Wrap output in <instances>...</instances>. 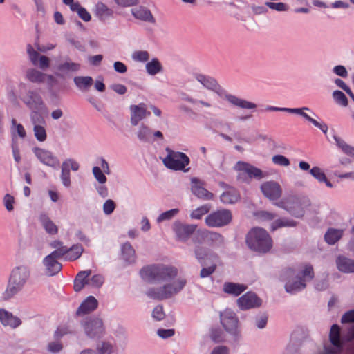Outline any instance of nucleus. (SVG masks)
<instances>
[{
    "instance_id": "14",
    "label": "nucleus",
    "mask_w": 354,
    "mask_h": 354,
    "mask_svg": "<svg viewBox=\"0 0 354 354\" xmlns=\"http://www.w3.org/2000/svg\"><path fill=\"white\" fill-rule=\"evenodd\" d=\"M196 227V225L183 224L179 222H176L174 225L173 230L179 240L186 241L194 234Z\"/></svg>"
},
{
    "instance_id": "30",
    "label": "nucleus",
    "mask_w": 354,
    "mask_h": 354,
    "mask_svg": "<svg viewBox=\"0 0 354 354\" xmlns=\"http://www.w3.org/2000/svg\"><path fill=\"white\" fill-rule=\"evenodd\" d=\"M95 14L100 19L104 20L113 15V10L106 4L99 2L95 6Z\"/></svg>"
},
{
    "instance_id": "53",
    "label": "nucleus",
    "mask_w": 354,
    "mask_h": 354,
    "mask_svg": "<svg viewBox=\"0 0 354 354\" xmlns=\"http://www.w3.org/2000/svg\"><path fill=\"white\" fill-rule=\"evenodd\" d=\"M272 162L275 165L287 167L290 165V160L283 155H275L272 158Z\"/></svg>"
},
{
    "instance_id": "63",
    "label": "nucleus",
    "mask_w": 354,
    "mask_h": 354,
    "mask_svg": "<svg viewBox=\"0 0 354 354\" xmlns=\"http://www.w3.org/2000/svg\"><path fill=\"white\" fill-rule=\"evenodd\" d=\"M343 324L354 322V310H351L345 313L341 319Z\"/></svg>"
},
{
    "instance_id": "32",
    "label": "nucleus",
    "mask_w": 354,
    "mask_h": 354,
    "mask_svg": "<svg viewBox=\"0 0 354 354\" xmlns=\"http://www.w3.org/2000/svg\"><path fill=\"white\" fill-rule=\"evenodd\" d=\"M122 257L124 260L129 263H133L136 261V252L129 243H125L122 246Z\"/></svg>"
},
{
    "instance_id": "21",
    "label": "nucleus",
    "mask_w": 354,
    "mask_h": 354,
    "mask_svg": "<svg viewBox=\"0 0 354 354\" xmlns=\"http://www.w3.org/2000/svg\"><path fill=\"white\" fill-rule=\"evenodd\" d=\"M329 339L332 345L335 346L338 351L343 348L344 341L341 338L340 328L338 325L333 324L331 326L329 333Z\"/></svg>"
},
{
    "instance_id": "58",
    "label": "nucleus",
    "mask_w": 354,
    "mask_h": 354,
    "mask_svg": "<svg viewBox=\"0 0 354 354\" xmlns=\"http://www.w3.org/2000/svg\"><path fill=\"white\" fill-rule=\"evenodd\" d=\"M93 173L95 176V178L97 179V180L100 183H104L106 181V177L103 174L102 170L98 167H94L93 168Z\"/></svg>"
},
{
    "instance_id": "18",
    "label": "nucleus",
    "mask_w": 354,
    "mask_h": 354,
    "mask_svg": "<svg viewBox=\"0 0 354 354\" xmlns=\"http://www.w3.org/2000/svg\"><path fill=\"white\" fill-rule=\"evenodd\" d=\"M192 182V192L198 198L203 200H213L214 194L207 190L202 186L201 180L196 178H193Z\"/></svg>"
},
{
    "instance_id": "28",
    "label": "nucleus",
    "mask_w": 354,
    "mask_h": 354,
    "mask_svg": "<svg viewBox=\"0 0 354 354\" xmlns=\"http://www.w3.org/2000/svg\"><path fill=\"white\" fill-rule=\"evenodd\" d=\"M337 266L338 269L344 272H354V260L339 257L337 259Z\"/></svg>"
},
{
    "instance_id": "1",
    "label": "nucleus",
    "mask_w": 354,
    "mask_h": 354,
    "mask_svg": "<svg viewBox=\"0 0 354 354\" xmlns=\"http://www.w3.org/2000/svg\"><path fill=\"white\" fill-rule=\"evenodd\" d=\"M140 274L148 282H163L173 280L178 274V270L172 266L154 264L142 268Z\"/></svg>"
},
{
    "instance_id": "17",
    "label": "nucleus",
    "mask_w": 354,
    "mask_h": 354,
    "mask_svg": "<svg viewBox=\"0 0 354 354\" xmlns=\"http://www.w3.org/2000/svg\"><path fill=\"white\" fill-rule=\"evenodd\" d=\"M26 78L33 83H44L46 80L49 84L55 82V77L51 75H46L37 69L30 68L26 71Z\"/></svg>"
},
{
    "instance_id": "5",
    "label": "nucleus",
    "mask_w": 354,
    "mask_h": 354,
    "mask_svg": "<svg viewBox=\"0 0 354 354\" xmlns=\"http://www.w3.org/2000/svg\"><path fill=\"white\" fill-rule=\"evenodd\" d=\"M234 169L239 172L238 180L242 182L249 183L253 178L260 180L265 177L263 172L260 169L242 161H239Z\"/></svg>"
},
{
    "instance_id": "2",
    "label": "nucleus",
    "mask_w": 354,
    "mask_h": 354,
    "mask_svg": "<svg viewBox=\"0 0 354 354\" xmlns=\"http://www.w3.org/2000/svg\"><path fill=\"white\" fill-rule=\"evenodd\" d=\"M30 270L27 266L15 267L11 272L8 284L3 293V297L9 299L20 292L28 281Z\"/></svg>"
},
{
    "instance_id": "29",
    "label": "nucleus",
    "mask_w": 354,
    "mask_h": 354,
    "mask_svg": "<svg viewBox=\"0 0 354 354\" xmlns=\"http://www.w3.org/2000/svg\"><path fill=\"white\" fill-rule=\"evenodd\" d=\"M39 220L46 232L50 234H56L58 232L57 226L50 219L46 214H41Z\"/></svg>"
},
{
    "instance_id": "35",
    "label": "nucleus",
    "mask_w": 354,
    "mask_h": 354,
    "mask_svg": "<svg viewBox=\"0 0 354 354\" xmlns=\"http://www.w3.org/2000/svg\"><path fill=\"white\" fill-rule=\"evenodd\" d=\"M93 82V80L89 76H77L74 78V83L81 90L88 88Z\"/></svg>"
},
{
    "instance_id": "61",
    "label": "nucleus",
    "mask_w": 354,
    "mask_h": 354,
    "mask_svg": "<svg viewBox=\"0 0 354 354\" xmlns=\"http://www.w3.org/2000/svg\"><path fill=\"white\" fill-rule=\"evenodd\" d=\"M115 207V203L112 200L109 199L104 203L103 210L106 214H110L114 211Z\"/></svg>"
},
{
    "instance_id": "47",
    "label": "nucleus",
    "mask_w": 354,
    "mask_h": 354,
    "mask_svg": "<svg viewBox=\"0 0 354 354\" xmlns=\"http://www.w3.org/2000/svg\"><path fill=\"white\" fill-rule=\"evenodd\" d=\"M104 282V278L100 274L93 275L91 278H88L87 286L93 288L100 287Z\"/></svg>"
},
{
    "instance_id": "43",
    "label": "nucleus",
    "mask_w": 354,
    "mask_h": 354,
    "mask_svg": "<svg viewBox=\"0 0 354 354\" xmlns=\"http://www.w3.org/2000/svg\"><path fill=\"white\" fill-rule=\"evenodd\" d=\"M198 245H196L194 248V254L195 257L199 261L201 264L203 266V261L207 256V250L205 247L201 245V243H198Z\"/></svg>"
},
{
    "instance_id": "48",
    "label": "nucleus",
    "mask_w": 354,
    "mask_h": 354,
    "mask_svg": "<svg viewBox=\"0 0 354 354\" xmlns=\"http://www.w3.org/2000/svg\"><path fill=\"white\" fill-rule=\"evenodd\" d=\"M302 279H304L305 282L310 281L314 277L313 268L310 264H306L304 267V270L301 271Z\"/></svg>"
},
{
    "instance_id": "19",
    "label": "nucleus",
    "mask_w": 354,
    "mask_h": 354,
    "mask_svg": "<svg viewBox=\"0 0 354 354\" xmlns=\"http://www.w3.org/2000/svg\"><path fill=\"white\" fill-rule=\"evenodd\" d=\"M97 300L93 296L88 297L80 306L77 310V315L88 314L97 308Z\"/></svg>"
},
{
    "instance_id": "52",
    "label": "nucleus",
    "mask_w": 354,
    "mask_h": 354,
    "mask_svg": "<svg viewBox=\"0 0 354 354\" xmlns=\"http://www.w3.org/2000/svg\"><path fill=\"white\" fill-rule=\"evenodd\" d=\"M151 133V131L148 127L142 124L138 132V138L140 140L147 141Z\"/></svg>"
},
{
    "instance_id": "4",
    "label": "nucleus",
    "mask_w": 354,
    "mask_h": 354,
    "mask_svg": "<svg viewBox=\"0 0 354 354\" xmlns=\"http://www.w3.org/2000/svg\"><path fill=\"white\" fill-rule=\"evenodd\" d=\"M186 283L185 279H178L166 283L160 288H151L147 292V295L155 300H164L171 297L180 292Z\"/></svg>"
},
{
    "instance_id": "3",
    "label": "nucleus",
    "mask_w": 354,
    "mask_h": 354,
    "mask_svg": "<svg viewBox=\"0 0 354 354\" xmlns=\"http://www.w3.org/2000/svg\"><path fill=\"white\" fill-rule=\"evenodd\" d=\"M246 244L252 250L266 253L272 247V240L267 231L261 227L251 229L246 235Z\"/></svg>"
},
{
    "instance_id": "64",
    "label": "nucleus",
    "mask_w": 354,
    "mask_h": 354,
    "mask_svg": "<svg viewBox=\"0 0 354 354\" xmlns=\"http://www.w3.org/2000/svg\"><path fill=\"white\" fill-rule=\"evenodd\" d=\"M3 201L6 209L9 212L12 211L13 209L14 198L11 195L7 194L4 196Z\"/></svg>"
},
{
    "instance_id": "27",
    "label": "nucleus",
    "mask_w": 354,
    "mask_h": 354,
    "mask_svg": "<svg viewBox=\"0 0 354 354\" xmlns=\"http://www.w3.org/2000/svg\"><path fill=\"white\" fill-rule=\"evenodd\" d=\"M221 201L225 204H232L237 202L240 198L239 192L234 189L230 188L226 192H223L221 196Z\"/></svg>"
},
{
    "instance_id": "60",
    "label": "nucleus",
    "mask_w": 354,
    "mask_h": 354,
    "mask_svg": "<svg viewBox=\"0 0 354 354\" xmlns=\"http://www.w3.org/2000/svg\"><path fill=\"white\" fill-rule=\"evenodd\" d=\"M210 336L212 339L216 342H221L223 341V333L221 329H212Z\"/></svg>"
},
{
    "instance_id": "37",
    "label": "nucleus",
    "mask_w": 354,
    "mask_h": 354,
    "mask_svg": "<svg viewBox=\"0 0 354 354\" xmlns=\"http://www.w3.org/2000/svg\"><path fill=\"white\" fill-rule=\"evenodd\" d=\"M146 70L151 75H155L162 71V66L157 58H153L146 64Z\"/></svg>"
},
{
    "instance_id": "36",
    "label": "nucleus",
    "mask_w": 354,
    "mask_h": 354,
    "mask_svg": "<svg viewBox=\"0 0 354 354\" xmlns=\"http://www.w3.org/2000/svg\"><path fill=\"white\" fill-rule=\"evenodd\" d=\"M229 102H230L232 104L237 106L242 109H254L256 108V104L246 100L238 98L233 95H230L227 97Z\"/></svg>"
},
{
    "instance_id": "44",
    "label": "nucleus",
    "mask_w": 354,
    "mask_h": 354,
    "mask_svg": "<svg viewBox=\"0 0 354 354\" xmlns=\"http://www.w3.org/2000/svg\"><path fill=\"white\" fill-rule=\"evenodd\" d=\"M304 110H301L300 115L304 117L306 120L313 123L315 127H318L322 130V131L324 133H326L328 131V126L325 123H320L315 120V119L310 117L307 113H306Z\"/></svg>"
},
{
    "instance_id": "7",
    "label": "nucleus",
    "mask_w": 354,
    "mask_h": 354,
    "mask_svg": "<svg viewBox=\"0 0 354 354\" xmlns=\"http://www.w3.org/2000/svg\"><path fill=\"white\" fill-rule=\"evenodd\" d=\"M232 221L230 210L226 209H218L208 214L205 223L209 227H222L229 225Z\"/></svg>"
},
{
    "instance_id": "56",
    "label": "nucleus",
    "mask_w": 354,
    "mask_h": 354,
    "mask_svg": "<svg viewBox=\"0 0 354 354\" xmlns=\"http://www.w3.org/2000/svg\"><path fill=\"white\" fill-rule=\"evenodd\" d=\"M216 267V264L213 263L207 268H203L200 272V277L201 278L209 277L215 272Z\"/></svg>"
},
{
    "instance_id": "31",
    "label": "nucleus",
    "mask_w": 354,
    "mask_h": 354,
    "mask_svg": "<svg viewBox=\"0 0 354 354\" xmlns=\"http://www.w3.org/2000/svg\"><path fill=\"white\" fill-rule=\"evenodd\" d=\"M196 79L207 89L216 91L218 88L217 82L212 77L202 74H197Z\"/></svg>"
},
{
    "instance_id": "51",
    "label": "nucleus",
    "mask_w": 354,
    "mask_h": 354,
    "mask_svg": "<svg viewBox=\"0 0 354 354\" xmlns=\"http://www.w3.org/2000/svg\"><path fill=\"white\" fill-rule=\"evenodd\" d=\"M310 174L315 178L317 180H318L319 182L323 183L324 180H326V175L322 171V170L318 167H313L310 170Z\"/></svg>"
},
{
    "instance_id": "50",
    "label": "nucleus",
    "mask_w": 354,
    "mask_h": 354,
    "mask_svg": "<svg viewBox=\"0 0 354 354\" xmlns=\"http://www.w3.org/2000/svg\"><path fill=\"white\" fill-rule=\"evenodd\" d=\"M132 58L135 61L145 62L149 59V54L146 50H137L132 54Z\"/></svg>"
},
{
    "instance_id": "13",
    "label": "nucleus",
    "mask_w": 354,
    "mask_h": 354,
    "mask_svg": "<svg viewBox=\"0 0 354 354\" xmlns=\"http://www.w3.org/2000/svg\"><path fill=\"white\" fill-rule=\"evenodd\" d=\"M221 322L223 328L228 332L234 333L238 326V318L234 312L225 309L220 314Z\"/></svg>"
},
{
    "instance_id": "12",
    "label": "nucleus",
    "mask_w": 354,
    "mask_h": 354,
    "mask_svg": "<svg viewBox=\"0 0 354 354\" xmlns=\"http://www.w3.org/2000/svg\"><path fill=\"white\" fill-rule=\"evenodd\" d=\"M84 330L86 335L91 338L100 337L104 333L102 319L97 317L90 318L85 322Z\"/></svg>"
},
{
    "instance_id": "38",
    "label": "nucleus",
    "mask_w": 354,
    "mask_h": 354,
    "mask_svg": "<svg viewBox=\"0 0 354 354\" xmlns=\"http://www.w3.org/2000/svg\"><path fill=\"white\" fill-rule=\"evenodd\" d=\"M334 140H335L336 145L344 153L354 157V147L348 145L344 140L337 136H334Z\"/></svg>"
},
{
    "instance_id": "24",
    "label": "nucleus",
    "mask_w": 354,
    "mask_h": 354,
    "mask_svg": "<svg viewBox=\"0 0 354 354\" xmlns=\"http://www.w3.org/2000/svg\"><path fill=\"white\" fill-rule=\"evenodd\" d=\"M0 321L3 325L10 326L12 328H16L21 324L19 318L13 316L11 313L3 309L0 310Z\"/></svg>"
},
{
    "instance_id": "45",
    "label": "nucleus",
    "mask_w": 354,
    "mask_h": 354,
    "mask_svg": "<svg viewBox=\"0 0 354 354\" xmlns=\"http://www.w3.org/2000/svg\"><path fill=\"white\" fill-rule=\"evenodd\" d=\"M61 178L63 184L66 187H69L71 185L70 180V169H68L67 163L63 162L62 165V175Z\"/></svg>"
},
{
    "instance_id": "57",
    "label": "nucleus",
    "mask_w": 354,
    "mask_h": 354,
    "mask_svg": "<svg viewBox=\"0 0 354 354\" xmlns=\"http://www.w3.org/2000/svg\"><path fill=\"white\" fill-rule=\"evenodd\" d=\"M97 348L99 354H111L112 352V346L108 342H102L100 344H98Z\"/></svg>"
},
{
    "instance_id": "46",
    "label": "nucleus",
    "mask_w": 354,
    "mask_h": 354,
    "mask_svg": "<svg viewBox=\"0 0 354 354\" xmlns=\"http://www.w3.org/2000/svg\"><path fill=\"white\" fill-rule=\"evenodd\" d=\"M333 97L337 104L343 106H346L348 105V99L342 91H335L333 93Z\"/></svg>"
},
{
    "instance_id": "41",
    "label": "nucleus",
    "mask_w": 354,
    "mask_h": 354,
    "mask_svg": "<svg viewBox=\"0 0 354 354\" xmlns=\"http://www.w3.org/2000/svg\"><path fill=\"white\" fill-rule=\"evenodd\" d=\"M211 209V205L205 204L193 210L190 214L192 219H201L203 216L207 214Z\"/></svg>"
},
{
    "instance_id": "23",
    "label": "nucleus",
    "mask_w": 354,
    "mask_h": 354,
    "mask_svg": "<svg viewBox=\"0 0 354 354\" xmlns=\"http://www.w3.org/2000/svg\"><path fill=\"white\" fill-rule=\"evenodd\" d=\"M43 263L46 267V274L53 276L59 272L62 266L57 260L53 259L50 257L46 256L43 261Z\"/></svg>"
},
{
    "instance_id": "16",
    "label": "nucleus",
    "mask_w": 354,
    "mask_h": 354,
    "mask_svg": "<svg viewBox=\"0 0 354 354\" xmlns=\"http://www.w3.org/2000/svg\"><path fill=\"white\" fill-rule=\"evenodd\" d=\"M131 123L133 126H136L138 122L149 115L151 113L147 110L145 104L140 103L138 105H131Z\"/></svg>"
},
{
    "instance_id": "39",
    "label": "nucleus",
    "mask_w": 354,
    "mask_h": 354,
    "mask_svg": "<svg viewBox=\"0 0 354 354\" xmlns=\"http://www.w3.org/2000/svg\"><path fill=\"white\" fill-rule=\"evenodd\" d=\"M80 68V64L72 62H65L57 66L59 71L67 73L68 72H76Z\"/></svg>"
},
{
    "instance_id": "42",
    "label": "nucleus",
    "mask_w": 354,
    "mask_h": 354,
    "mask_svg": "<svg viewBox=\"0 0 354 354\" xmlns=\"http://www.w3.org/2000/svg\"><path fill=\"white\" fill-rule=\"evenodd\" d=\"M46 124L35 125L33 127L34 135L36 139L39 142H44L46 140L47 133L46 131Z\"/></svg>"
},
{
    "instance_id": "6",
    "label": "nucleus",
    "mask_w": 354,
    "mask_h": 354,
    "mask_svg": "<svg viewBox=\"0 0 354 354\" xmlns=\"http://www.w3.org/2000/svg\"><path fill=\"white\" fill-rule=\"evenodd\" d=\"M166 151L167 155L163 160L166 167L176 171L183 170L189 165V158L185 153L174 151L169 148H167Z\"/></svg>"
},
{
    "instance_id": "62",
    "label": "nucleus",
    "mask_w": 354,
    "mask_h": 354,
    "mask_svg": "<svg viewBox=\"0 0 354 354\" xmlns=\"http://www.w3.org/2000/svg\"><path fill=\"white\" fill-rule=\"evenodd\" d=\"M258 216L263 221H272L277 217V215L267 211H261L258 213Z\"/></svg>"
},
{
    "instance_id": "55",
    "label": "nucleus",
    "mask_w": 354,
    "mask_h": 354,
    "mask_svg": "<svg viewBox=\"0 0 354 354\" xmlns=\"http://www.w3.org/2000/svg\"><path fill=\"white\" fill-rule=\"evenodd\" d=\"M266 5L272 10H276L277 11H286L288 10V6L284 3H273V2H266Z\"/></svg>"
},
{
    "instance_id": "34",
    "label": "nucleus",
    "mask_w": 354,
    "mask_h": 354,
    "mask_svg": "<svg viewBox=\"0 0 354 354\" xmlns=\"http://www.w3.org/2000/svg\"><path fill=\"white\" fill-rule=\"evenodd\" d=\"M84 251V248L80 244H75L68 248V252L65 257V260L75 261L80 258Z\"/></svg>"
},
{
    "instance_id": "40",
    "label": "nucleus",
    "mask_w": 354,
    "mask_h": 354,
    "mask_svg": "<svg viewBox=\"0 0 354 354\" xmlns=\"http://www.w3.org/2000/svg\"><path fill=\"white\" fill-rule=\"evenodd\" d=\"M296 223L294 221L288 220L286 218H279L275 220L270 225L271 231H274L279 228L283 227H292L295 226Z\"/></svg>"
},
{
    "instance_id": "33",
    "label": "nucleus",
    "mask_w": 354,
    "mask_h": 354,
    "mask_svg": "<svg viewBox=\"0 0 354 354\" xmlns=\"http://www.w3.org/2000/svg\"><path fill=\"white\" fill-rule=\"evenodd\" d=\"M343 231L336 229H329L325 234V241L330 245L335 244L342 236Z\"/></svg>"
},
{
    "instance_id": "20",
    "label": "nucleus",
    "mask_w": 354,
    "mask_h": 354,
    "mask_svg": "<svg viewBox=\"0 0 354 354\" xmlns=\"http://www.w3.org/2000/svg\"><path fill=\"white\" fill-rule=\"evenodd\" d=\"M25 103L31 109H41L44 106L41 97L38 93L34 91H29L28 92L27 99Z\"/></svg>"
},
{
    "instance_id": "25",
    "label": "nucleus",
    "mask_w": 354,
    "mask_h": 354,
    "mask_svg": "<svg viewBox=\"0 0 354 354\" xmlns=\"http://www.w3.org/2000/svg\"><path fill=\"white\" fill-rule=\"evenodd\" d=\"M91 274V270L80 271L74 280L73 288L75 292H80L87 285L88 277Z\"/></svg>"
},
{
    "instance_id": "15",
    "label": "nucleus",
    "mask_w": 354,
    "mask_h": 354,
    "mask_svg": "<svg viewBox=\"0 0 354 354\" xmlns=\"http://www.w3.org/2000/svg\"><path fill=\"white\" fill-rule=\"evenodd\" d=\"M237 304L241 310H247L260 306L261 301L256 294L248 292L237 299Z\"/></svg>"
},
{
    "instance_id": "11",
    "label": "nucleus",
    "mask_w": 354,
    "mask_h": 354,
    "mask_svg": "<svg viewBox=\"0 0 354 354\" xmlns=\"http://www.w3.org/2000/svg\"><path fill=\"white\" fill-rule=\"evenodd\" d=\"M33 152L39 160L43 164L55 168L59 165L58 158L48 150L36 147Z\"/></svg>"
},
{
    "instance_id": "54",
    "label": "nucleus",
    "mask_w": 354,
    "mask_h": 354,
    "mask_svg": "<svg viewBox=\"0 0 354 354\" xmlns=\"http://www.w3.org/2000/svg\"><path fill=\"white\" fill-rule=\"evenodd\" d=\"M179 210L178 209H173L167 212L162 213L158 218V222H162L165 220H169L175 216Z\"/></svg>"
},
{
    "instance_id": "59",
    "label": "nucleus",
    "mask_w": 354,
    "mask_h": 354,
    "mask_svg": "<svg viewBox=\"0 0 354 354\" xmlns=\"http://www.w3.org/2000/svg\"><path fill=\"white\" fill-rule=\"evenodd\" d=\"M152 316L157 320H162L165 317L162 306L158 305L156 306L152 312Z\"/></svg>"
},
{
    "instance_id": "26",
    "label": "nucleus",
    "mask_w": 354,
    "mask_h": 354,
    "mask_svg": "<svg viewBox=\"0 0 354 354\" xmlns=\"http://www.w3.org/2000/svg\"><path fill=\"white\" fill-rule=\"evenodd\" d=\"M247 289L244 284L236 283L232 282H226L223 285V291L229 295L239 296Z\"/></svg>"
},
{
    "instance_id": "9",
    "label": "nucleus",
    "mask_w": 354,
    "mask_h": 354,
    "mask_svg": "<svg viewBox=\"0 0 354 354\" xmlns=\"http://www.w3.org/2000/svg\"><path fill=\"white\" fill-rule=\"evenodd\" d=\"M294 270L290 268H286L281 274L282 279L283 280H288L285 285V289L290 293L301 290L305 288L306 286L304 279H302L301 277H296L295 280L288 279L289 277L294 275Z\"/></svg>"
},
{
    "instance_id": "49",
    "label": "nucleus",
    "mask_w": 354,
    "mask_h": 354,
    "mask_svg": "<svg viewBox=\"0 0 354 354\" xmlns=\"http://www.w3.org/2000/svg\"><path fill=\"white\" fill-rule=\"evenodd\" d=\"M30 119L34 127L35 125L46 124L45 119L38 111H32L30 114Z\"/></svg>"
},
{
    "instance_id": "10",
    "label": "nucleus",
    "mask_w": 354,
    "mask_h": 354,
    "mask_svg": "<svg viewBox=\"0 0 354 354\" xmlns=\"http://www.w3.org/2000/svg\"><path fill=\"white\" fill-rule=\"evenodd\" d=\"M261 191L263 196L270 201H276L282 195V188L279 183L270 180L264 182L261 185Z\"/></svg>"
},
{
    "instance_id": "22",
    "label": "nucleus",
    "mask_w": 354,
    "mask_h": 354,
    "mask_svg": "<svg viewBox=\"0 0 354 354\" xmlns=\"http://www.w3.org/2000/svg\"><path fill=\"white\" fill-rule=\"evenodd\" d=\"M131 13L133 17L138 19L151 23H155L156 21L151 11L144 6H139L138 8H133L131 10Z\"/></svg>"
},
{
    "instance_id": "8",
    "label": "nucleus",
    "mask_w": 354,
    "mask_h": 354,
    "mask_svg": "<svg viewBox=\"0 0 354 354\" xmlns=\"http://www.w3.org/2000/svg\"><path fill=\"white\" fill-rule=\"evenodd\" d=\"M205 241L209 245H221L224 243V237L218 232L209 231L207 230H198L196 236L193 238L194 243H201Z\"/></svg>"
}]
</instances>
